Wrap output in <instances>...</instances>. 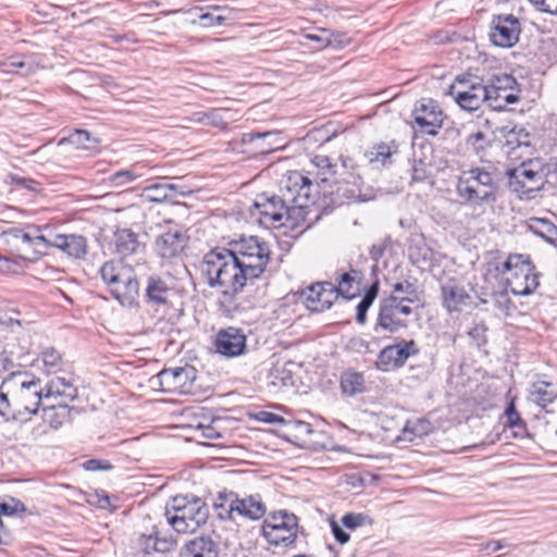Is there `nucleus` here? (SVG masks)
Here are the masks:
<instances>
[{"label":"nucleus","instance_id":"1","mask_svg":"<svg viewBox=\"0 0 557 557\" xmlns=\"http://www.w3.org/2000/svg\"><path fill=\"white\" fill-rule=\"evenodd\" d=\"M267 242L257 236L231 243V248H215L207 252L200 263V273L214 287L243 288L261 276L270 261Z\"/></svg>","mask_w":557,"mask_h":557},{"label":"nucleus","instance_id":"2","mask_svg":"<svg viewBox=\"0 0 557 557\" xmlns=\"http://www.w3.org/2000/svg\"><path fill=\"white\" fill-rule=\"evenodd\" d=\"M286 194L259 195L253 203L252 215L258 218L261 225L268 228L286 226L290 228L306 224L309 227L312 221L308 218L311 212L312 182L308 176L295 171L288 174L284 185Z\"/></svg>","mask_w":557,"mask_h":557},{"label":"nucleus","instance_id":"3","mask_svg":"<svg viewBox=\"0 0 557 557\" xmlns=\"http://www.w3.org/2000/svg\"><path fill=\"white\" fill-rule=\"evenodd\" d=\"M497 189L496 174L480 166L463 170L456 184L458 197L474 206L494 203L497 200Z\"/></svg>","mask_w":557,"mask_h":557},{"label":"nucleus","instance_id":"4","mask_svg":"<svg viewBox=\"0 0 557 557\" xmlns=\"http://www.w3.org/2000/svg\"><path fill=\"white\" fill-rule=\"evenodd\" d=\"M165 517L176 532L191 533L207 522L209 508L197 496L178 495L166 505Z\"/></svg>","mask_w":557,"mask_h":557},{"label":"nucleus","instance_id":"5","mask_svg":"<svg viewBox=\"0 0 557 557\" xmlns=\"http://www.w3.org/2000/svg\"><path fill=\"white\" fill-rule=\"evenodd\" d=\"M110 294L123 306L138 305L139 283L132 268L122 262L107 261L99 271Z\"/></svg>","mask_w":557,"mask_h":557},{"label":"nucleus","instance_id":"6","mask_svg":"<svg viewBox=\"0 0 557 557\" xmlns=\"http://www.w3.org/2000/svg\"><path fill=\"white\" fill-rule=\"evenodd\" d=\"M213 506L221 520H235L236 517H240L256 521L267 512V506L259 494L240 498L234 492H220Z\"/></svg>","mask_w":557,"mask_h":557},{"label":"nucleus","instance_id":"7","mask_svg":"<svg viewBox=\"0 0 557 557\" xmlns=\"http://www.w3.org/2000/svg\"><path fill=\"white\" fill-rule=\"evenodd\" d=\"M499 271L515 295L529 296L539 286V273L535 267L522 255L509 256Z\"/></svg>","mask_w":557,"mask_h":557},{"label":"nucleus","instance_id":"8","mask_svg":"<svg viewBox=\"0 0 557 557\" xmlns=\"http://www.w3.org/2000/svg\"><path fill=\"white\" fill-rule=\"evenodd\" d=\"M261 534L270 545L288 547L298 536V518L287 510H278L263 520Z\"/></svg>","mask_w":557,"mask_h":557},{"label":"nucleus","instance_id":"9","mask_svg":"<svg viewBox=\"0 0 557 557\" xmlns=\"http://www.w3.org/2000/svg\"><path fill=\"white\" fill-rule=\"evenodd\" d=\"M13 381L18 385L14 393L15 405L18 407L20 423L27 422L37 413L42 399H46V388L41 381L32 374L24 373L13 376Z\"/></svg>","mask_w":557,"mask_h":557},{"label":"nucleus","instance_id":"10","mask_svg":"<svg viewBox=\"0 0 557 557\" xmlns=\"http://www.w3.org/2000/svg\"><path fill=\"white\" fill-rule=\"evenodd\" d=\"M447 95L451 96L455 102L466 111L478 110L486 100L485 85L478 76H457L449 86Z\"/></svg>","mask_w":557,"mask_h":557},{"label":"nucleus","instance_id":"11","mask_svg":"<svg viewBox=\"0 0 557 557\" xmlns=\"http://www.w3.org/2000/svg\"><path fill=\"white\" fill-rule=\"evenodd\" d=\"M419 351V346L413 339H403L384 347L377 356L375 366L383 372L393 371L401 368L410 357L417 356Z\"/></svg>","mask_w":557,"mask_h":557},{"label":"nucleus","instance_id":"12","mask_svg":"<svg viewBox=\"0 0 557 557\" xmlns=\"http://www.w3.org/2000/svg\"><path fill=\"white\" fill-rule=\"evenodd\" d=\"M412 117L419 129L431 136L438 134L444 121L440 104L431 98H422L414 103Z\"/></svg>","mask_w":557,"mask_h":557},{"label":"nucleus","instance_id":"13","mask_svg":"<svg viewBox=\"0 0 557 557\" xmlns=\"http://www.w3.org/2000/svg\"><path fill=\"white\" fill-rule=\"evenodd\" d=\"M194 380L195 370L191 367L164 369L153 379L161 391L172 394L189 393Z\"/></svg>","mask_w":557,"mask_h":557},{"label":"nucleus","instance_id":"14","mask_svg":"<svg viewBox=\"0 0 557 557\" xmlns=\"http://www.w3.org/2000/svg\"><path fill=\"white\" fill-rule=\"evenodd\" d=\"M521 32L519 20L512 14L496 15L492 20L491 41L502 48L516 45Z\"/></svg>","mask_w":557,"mask_h":557},{"label":"nucleus","instance_id":"15","mask_svg":"<svg viewBox=\"0 0 557 557\" xmlns=\"http://www.w3.org/2000/svg\"><path fill=\"white\" fill-rule=\"evenodd\" d=\"M339 199V205L350 202H367L375 198L374 189L366 185L359 175L349 174L333 191Z\"/></svg>","mask_w":557,"mask_h":557},{"label":"nucleus","instance_id":"16","mask_svg":"<svg viewBox=\"0 0 557 557\" xmlns=\"http://www.w3.org/2000/svg\"><path fill=\"white\" fill-rule=\"evenodd\" d=\"M300 297L305 306L314 312H322L336 300L335 284L330 282L314 283L302 289Z\"/></svg>","mask_w":557,"mask_h":557},{"label":"nucleus","instance_id":"17","mask_svg":"<svg viewBox=\"0 0 557 557\" xmlns=\"http://www.w3.org/2000/svg\"><path fill=\"white\" fill-rule=\"evenodd\" d=\"M246 335L238 327H226L219 331L215 338V349L225 357H237L245 351Z\"/></svg>","mask_w":557,"mask_h":557},{"label":"nucleus","instance_id":"18","mask_svg":"<svg viewBox=\"0 0 557 557\" xmlns=\"http://www.w3.org/2000/svg\"><path fill=\"white\" fill-rule=\"evenodd\" d=\"M186 246L185 236L177 230L168 231L156 238L154 250L162 259H172L181 255Z\"/></svg>","mask_w":557,"mask_h":557},{"label":"nucleus","instance_id":"19","mask_svg":"<svg viewBox=\"0 0 557 557\" xmlns=\"http://www.w3.org/2000/svg\"><path fill=\"white\" fill-rule=\"evenodd\" d=\"M443 306L449 311H458L470 300V295L455 278L447 280L442 286Z\"/></svg>","mask_w":557,"mask_h":557},{"label":"nucleus","instance_id":"20","mask_svg":"<svg viewBox=\"0 0 557 557\" xmlns=\"http://www.w3.org/2000/svg\"><path fill=\"white\" fill-rule=\"evenodd\" d=\"M171 288L165 280L159 275H150L147 278L144 298L146 304L152 307L165 306L169 304Z\"/></svg>","mask_w":557,"mask_h":557},{"label":"nucleus","instance_id":"21","mask_svg":"<svg viewBox=\"0 0 557 557\" xmlns=\"http://www.w3.org/2000/svg\"><path fill=\"white\" fill-rule=\"evenodd\" d=\"M54 248L74 259H83L87 255V239L77 234H54Z\"/></svg>","mask_w":557,"mask_h":557},{"label":"nucleus","instance_id":"22","mask_svg":"<svg viewBox=\"0 0 557 557\" xmlns=\"http://www.w3.org/2000/svg\"><path fill=\"white\" fill-rule=\"evenodd\" d=\"M311 165L313 166V170L308 173L315 176L314 181L309 178L312 182L311 191L319 185V181L326 183L335 180V176L338 174V165L332 163L330 158L326 156H315L311 160Z\"/></svg>","mask_w":557,"mask_h":557},{"label":"nucleus","instance_id":"23","mask_svg":"<svg viewBox=\"0 0 557 557\" xmlns=\"http://www.w3.org/2000/svg\"><path fill=\"white\" fill-rule=\"evenodd\" d=\"M46 399L51 397H60L66 407L67 401H73L77 398V389L71 381L64 377H54L50 380L46 386Z\"/></svg>","mask_w":557,"mask_h":557},{"label":"nucleus","instance_id":"24","mask_svg":"<svg viewBox=\"0 0 557 557\" xmlns=\"http://www.w3.org/2000/svg\"><path fill=\"white\" fill-rule=\"evenodd\" d=\"M510 186L515 190L519 187L533 190L540 183L541 177L537 171L530 169L524 162L519 166L510 171L509 173Z\"/></svg>","mask_w":557,"mask_h":557},{"label":"nucleus","instance_id":"25","mask_svg":"<svg viewBox=\"0 0 557 557\" xmlns=\"http://www.w3.org/2000/svg\"><path fill=\"white\" fill-rule=\"evenodd\" d=\"M527 227L533 234L557 248V225L550 220L532 216L527 220Z\"/></svg>","mask_w":557,"mask_h":557},{"label":"nucleus","instance_id":"26","mask_svg":"<svg viewBox=\"0 0 557 557\" xmlns=\"http://www.w3.org/2000/svg\"><path fill=\"white\" fill-rule=\"evenodd\" d=\"M362 280V273L359 270L351 269L349 272L341 274L335 285L336 299L342 296L345 299H351L357 295L358 288H354Z\"/></svg>","mask_w":557,"mask_h":557},{"label":"nucleus","instance_id":"27","mask_svg":"<svg viewBox=\"0 0 557 557\" xmlns=\"http://www.w3.org/2000/svg\"><path fill=\"white\" fill-rule=\"evenodd\" d=\"M182 557H218V550L212 540L196 537L185 544Z\"/></svg>","mask_w":557,"mask_h":557},{"label":"nucleus","instance_id":"28","mask_svg":"<svg viewBox=\"0 0 557 557\" xmlns=\"http://www.w3.org/2000/svg\"><path fill=\"white\" fill-rule=\"evenodd\" d=\"M407 327V323L396 314L392 306H386L384 302L380 308L375 331L382 329L389 333H395L401 329Z\"/></svg>","mask_w":557,"mask_h":557},{"label":"nucleus","instance_id":"29","mask_svg":"<svg viewBox=\"0 0 557 557\" xmlns=\"http://www.w3.org/2000/svg\"><path fill=\"white\" fill-rule=\"evenodd\" d=\"M530 398L544 408L557 398V385L545 381L535 382L530 391Z\"/></svg>","mask_w":557,"mask_h":557},{"label":"nucleus","instance_id":"30","mask_svg":"<svg viewBox=\"0 0 557 557\" xmlns=\"http://www.w3.org/2000/svg\"><path fill=\"white\" fill-rule=\"evenodd\" d=\"M1 67L3 72L28 75L34 73L38 65L30 55H12L1 63Z\"/></svg>","mask_w":557,"mask_h":557},{"label":"nucleus","instance_id":"31","mask_svg":"<svg viewBox=\"0 0 557 557\" xmlns=\"http://www.w3.org/2000/svg\"><path fill=\"white\" fill-rule=\"evenodd\" d=\"M341 388L345 395L355 396L366 391V380L361 372L347 370L341 375Z\"/></svg>","mask_w":557,"mask_h":557},{"label":"nucleus","instance_id":"32","mask_svg":"<svg viewBox=\"0 0 557 557\" xmlns=\"http://www.w3.org/2000/svg\"><path fill=\"white\" fill-rule=\"evenodd\" d=\"M502 131L505 137L504 146L508 149V153H512L519 148H529L530 134L523 127L515 125L508 131H506V127H503Z\"/></svg>","mask_w":557,"mask_h":557},{"label":"nucleus","instance_id":"33","mask_svg":"<svg viewBox=\"0 0 557 557\" xmlns=\"http://www.w3.org/2000/svg\"><path fill=\"white\" fill-rule=\"evenodd\" d=\"M138 247L137 235L131 230L123 228L115 233V249L120 256H131L137 251Z\"/></svg>","mask_w":557,"mask_h":557},{"label":"nucleus","instance_id":"34","mask_svg":"<svg viewBox=\"0 0 557 557\" xmlns=\"http://www.w3.org/2000/svg\"><path fill=\"white\" fill-rule=\"evenodd\" d=\"M186 13L195 16L190 21L191 24H196L198 22L203 27H213V26L223 25L227 20V16L224 14L214 15L211 12H203V8H201V7H195L190 10L186 11Z\"/></svg>","mask_w":557,"mask_h":557},{"label":"nucleus","instance_id":"35","mask_svg":"<svg viewBox=\"0 0 557 557\" xmlns=\"http://www.w3.org/2000/svg\"><path fill=\"white\" fill-rule=\"evenodd\" d=\"M141 168V165L136 164L129 169L116 171L108 177V182L113 187L125 186L143 176V173L139 172Z\"/></svg>","mask_w":557,"mask_h":557},{"label":"nucleus","instance_id":"36","mask_svg":"<svg viewBox=\"0 0 557 557\" xmlns=\"http://www.w3.org/2000/svg\"><path fill=\"white\" fill-rule=\"evenodd\" d=\"M379 294V281H374L366 290L364 296L357 306L356 320L359 324L363 325L367 321V312Z\"/></svg>","mask_w":557,"mask_h":557},{"label":"nucleus","instance_id":"37","mask_svg":"<svg viewBox=\"0 0 557 557\" xmlns=\"http://www.w3.org/2000/svg\"><path fill=\"white\" fill-rule=\"evenodd\" d=\"M242 290H232V288H224L219 299V306L223 313L233 317L239 311L240 307L236 299V295Z\"/></svg>","mask_w":557,"mask_h":557},{"label":"nucleus","instance_id":"38","mask_svg":"<svg viewBox=\"0 0 557 557\" xmlns=\"http://www.w3.org/2000/svg\"><path fill=\"white\" fill-rule=\"evenodd\" d=\"M280 136L278 132H264V133H249L245 134L244 136V143H252L253 140H267V139H276ZM280 146L276 145V141H269L267 145H261L258 147L260 152H270L275 149H278Z\"/></svg>","mask_w":557,"mask_h":557},{"label":"nucleus","instance_id":"39","mask_svg":"<svg viewBox=\"0 0 557 557\" xmlns=\"http://www.w3.org/2000/svg\"><path fill=\"white\" fill-rule=\"evenodd\" d=\"M158 535L159 532L157 530V525L154 524L151 525L150 530L140 533L139 545L146 554L161 550L159 548L161 541Z\"/></svg>","mask_w":557,"mask_h":557},{"label":"nucleus","instance_id":"40","mask_svg":"<svg viewBox=\"0 0 557 557\" xmlns=\"http://www.w3.org/2000/svg\"><path fill=\"white\" fill-rule=\"evenodd\" d=\"M430 426V422L423 419L408 421L404 428V438L413 441L416 437H422L429 433Z\"/></svg>","mask_w":557,"mask_h":557},{"label":"nucleus","instance_id":"41","mask_svg":"<svg viewBox=\"0 0 557 557\" xmlns=\"http://www.w3.org/2000/svg\"><path fill=\"white\" fill-rule=\"evenodd\" d=\"M505 414L507 419L506 424L509 428L517 430L515 432L516 435H522L523 433L527 432L525 422L522 420L519 412L517 411L513 399H511L509 405L507 406Z\"/></svg>","mask_w":557,"mask_h":557},{"label":"nucleus","instance_id":"42","mask_svg":"<svg viewBox=\"0 0 557 557\" xmlns=\"http://www.w3.org/2000/svg\"><path fill=\"white\" fill-rule=\"evenodd\" d=\"M341 521L343 527L348 530H356L359 527L373 524L372 518L362 512H348L342 517Z\"/></svg>","mask_w":557,"mask_h":557},{"label":"nucleus","instance_id":"43","mask_svg":"<svg viewBox=\"0 0 557 557\" xmlns=\"http://www.w3.org/2000/svg\"><path fill=\"white\" fill-rule=\"evenodd\" d=\"M144 193L150 202H171L165 183L151 184L144 189Z\"/></svg>","mask_w":557,"mask_h":557},{"label":"nucleus","instance_id":"44","mask_svg":"<svg viewBox=\"0 0 557 557\" xmlns=\"http://www.w3.org/2000/svg\"><path fill=\"white\" fill-rule=\"evenodd\" d=\"M17 411L18 407L15 405V400L13 399V401H11L7 394L0 392V416L5 421L20 422Z\"/></svg>","mask_w":557,"mask_h":557},{"label":"nucleus","instance_id":"45","mask_svg":"<svg viewBox=\"0 0 557 557\" xmlns=\"http://www.w3.org/2000/svg\"><path fill=\"white\" fill-rule=\"evenodd\" d=\"M44 368L47 373H55L61 369L62 358L59 351L48 348L41 354Z\"/></svg>","mask_w":557,"mask_h":557},{"label":"nucleus","instance_id":"46","mask_svg":"<svg viewBox=\"0 0 557 557\" xmlns=\"http://www.w3.org/2000/svg\"><path fill=\"white\" fill-rule=\"evenodd\" d=\"M394 152H396V150L393 151L389 145L382 143L368 152L369 161H380L382 164H386Z\"/></svg>","mask_w":557,"mask_h":557},{"label":"nucleus","instance_id":"47","mask_svg":"<svg viewBox=\"0 0 557 557\" xmlns=\"http://www.w3.org/2000/svg\"><path fill=\"white\" fill-rule=\"evenodd\" d=\"M413 299L410 297H401L398 298L394 295L389 296L384 304L386 306H392V308L395 310L396 314L400 315H409L412 312V309L410 306L405 305L404 302H412Z\"/></svg>","mask_w":557,"mask_h":557},{"label":"nucleus","instance_id":"48","mask_svg":"<svg viewBox=\"0 0 557 557\" xmlns=\"http://www.w3.org/2000/svg\"><path fill=\"white\" fill-rule=\"evenodd\" d=\"M485 94H486L485 101H487L490 103V106L493 110H497V111L504 110L503 101H504V97H505V91H500L493 86L485 85Z\"/></svg>","mask_w":557,"mask_h":557},{"label":"nucleus","instance_id":"49","mask_svg":"<svg viewBox=\"0 0 557 557\" xmlns=\"http://www.w3.org/2000/svg\"><path fill=\"white\" fill-rule=\"evenodd\" d=\"M67 140L75 145L77 148L82 149H89L90 146L87 145L88 141H94L95 144L98 143L97 139L91 138V134L85 129H75L73 133L70 134L67 137Z\"/></svg>","mask_w":557,"mask_h":557},{"label":"nucleus","instance_id":"50","mask_svg":"<svg viewBox=\"0 0 557 557\" xmlns=\"http://www.w3.org/2000/svg\"><path fill=\"white\" fill-rule=\"evenodd\" d=\"M467 145L472 148V150L480 154L485 150V148L488 146L490 141L486 137V135L483 132H476L473 134H470L467 137L466 140Z\"/></svg>","mask_w":557,"mask_h":557},{"label":"nucleus","instance_id":"51","mask_svg":"<svg viewBox=\"0 0 557 557\" xmlns=\"http://www.w3.org/2000/svg\"><path fill=\"white\" fill-rule=\"evenodd\" d=\"M517 84L515 77L509 74L494 75L491 79L490 86L495 87L500 91L512 90Z\"/></svg>","mask_w":557,"mask_h":557},{"label":"nucleus","instance_id":"52","mask_svg":"<svg viewBox=\"0 0 557 557\" xmlns=\"http://www.w3.org/2000/svg\"><path fill=\"white\" fill-rule=\"evenodd\" d=\"M306 38L315 42L317 49H323L326 47H335V39L326 32L322 30L321 34H307Z\"/></svg>","mask_w":557,"mask_h":557},{"label":"nucleus","instance_id":"53","mask_svg":"<svg viewBox=\"0 0 557 557\" xmlns=\"http://www.w3.org/2000/svg\"><path fill=\"white\" fill-rule=\"evenodd\" d=\"M491 301L493 306L498 309L502 313L508 314L509 309L511 307V300L507 294V292L494 293L491 296Z\"/></svg>","mask_w":557,"mask_h":557},{"label":"nucleus","instance_id":"54","mask_svg":"<svg viewBox=\"0 0 557 557\" xmlns=\"http://www.w3.org/2000/svg\"><path fill=\"white\" fill-rule=\"evenodd\" d=\"M191 426L201 431V437L206 440H219L222 437L221 433L212 425V423H206L203 421H198Z\"/></svg>","mask_w":557,"mask_h":557},{"label":"nucleus","instance_id":"55","mask_svg":"<svg viewBox=\"0 0 557 557\" xmlns=\"http://www.w3.org/2000/svg\"><path fill=\"white\" fill-rule=\"evenodd\" d=\"M287 428L296 433V436H309L313 433V429L310 423L300 420H289Z\"/></svg>","mask_w":557,"mask_h":557},{"label":"nucleus","instance_id":"56","mask_svg":"<svg viewBox=\"0 0 557 557\" xmlns=\"http://www.w3.org/2000/svg\"><path fill=\"white\" fill-rule=\"evenodd\" d=\"M170 201H175L178 196L185 197L191 193V189L180 183L165 182Z\"/></svg>","mask_w":557,"mask_h":557},{"label":"nucleus","instance_id":"57","mask_svg":"<svg viewBox=\"0 0 557 557\" xmlns=\"http://www.w3.org/2000/svg\"><path fill=\"white\" fill-rule=\"evenodd\" d=\"M486 331L487 327L484 324H476L468 332V335L475 346L481 347L486 343Z\"/></svg>","mask_w":557,"mask_h":557},{"label":"nucleus","instance_id":"58","mask_svg":"<svg viewBox=\"0 0 557 557\" xmlns=\"http://www.w3.org/2000/svg\"><path fill=\"white\" fill-rule=\"evenodd\" d=\"M429 176V169L422 160L414 161L411 168V178L414 182H423Z\"/></svg>","mask_w":557,"mask_h":557},{"label":"nucleus","instance_id":"59","mask_svg":"<svg viewBox=\"0 0 557 557\" xmlns=\"http://www.w3.org/2000/svg\"><path fill=\"white\" fill-rule=\"evenodd\" d=\"M539 10L549 14H557V0H530Z\"/></svg>","mask_w":557,"mask_h":557},{"label":"nucleus","instance_id":"60","mask_svg":"<svg viewBox=\"0 0 557 557\" xmlns=\"http://www.w3.org/2000/svg\"><path fill=\"white\" fill-rule=\"evenodd\" d=\"M330 527L332 534L339 544L344 545L349 542L350 535L336 521L332 520Z\"/></svg>","mask_w":557,"mask_h":557},{"label":"nucleus","instance_id":"61","mask_svg":"<svg viewBox=\"0 0 557 557\" xmlns=\"http://www.w3.org/2000/svg\"><path fill=\"white\" fill-rule=\"evenodd\" d=\"M9 234L12 235L16 242H20L22 244H25L27 246H32L35 248V235H32L29 233H26V232H24L22 230H17V228L10 231Z\"/></svg>","mask_w":557,"mask_h":557},{"label":"nucleus","instance_id":"62","mask_svg":"<svg viewBox=\"0 0 557 557\" xmlns=\"http://www.w3.org/2000/svg\"><path fill=\"white\" fill-rule=\"evenodd\" d=\"M393 292L406 294V297H409L416 294V286L409 281L398 282L393 285Z\"/></svg>","mask_w":557,"mask_h":557},{"label":"nucleus","instance_id":"63","mask_svg":"<svg viewBox=\"0 0 557 557\" xmlns=\"http://www.w3.org/2000/svg\"><path fill=\"white\" fill-rule=\"evenodd\" d=\"M54 235H35V248L42 246L45 248H54Z\"/></svg>","mask_w":557,"mask_h":557},{"label":"nucleus","instance_id":"64","mask_svg":"<svg viewBox=\"0 0 557 557\" xmlns=\"http://www.w3.org/2000/svg\"><path fill=\"white\" fill-rule=\"evenodd\" d=\"M260 420L267 423H277V424H285L287 425V422L283 417L273 413V412H261L260 413Z\"/></svg>","mask_w":557,"mask_h":557}]
</instances>
